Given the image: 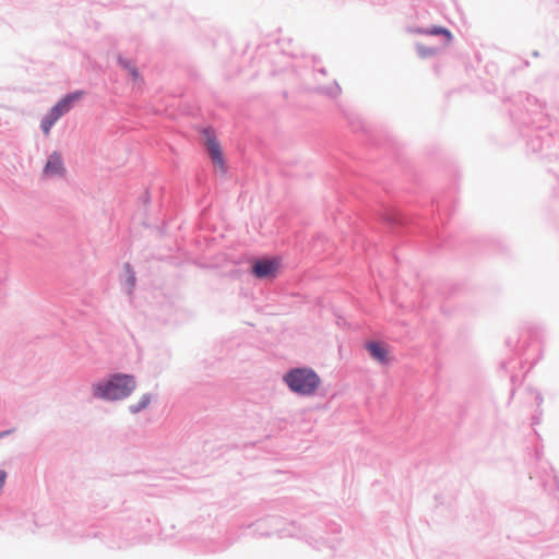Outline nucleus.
I'll return each mask as SVG.
<instances>
[{
	"label": "nucleus",
	"mask_w": 559,
	"mask_h": 559,
	"mask_svg": "<svg viewBox=\"0 0 559 559\" xmlns=\"http://www.w3.org/2000/svg\"><path fill=\"white\" fill-rule=\"evenodd\" d=\"M135 386L136 382L133 376L117 373L106 382L94 384L93 392L96 397L115 401L128 397Z\"/></svg>",
	"instance_id": "1"
},
{
	"label": "nucleus",
	"mask_w": 559,
	"mask_h": 559,
	"mask_svg": "<svg viewBox=\"0 0 559 559\" xmlns=\"http://www.w3.org/2000/svg\"><path fill=\"white\" fill-rule=\"evenodd\" d=\"M288 388L300 395H311L319 388L321 380L317 372L310 368L292 369L284 376Z\"/></svg>",
	"instance_id": "2"
},
{
	"label": "nucleus",
	"mask_w": 559,
	"mask_h": 559,
	"mask_svg": "<svg viewBox=\"0 0 559 559\" xmlns=\"http://www.w3.org/2000/svg\"><path fill=\"white\" fill-rule=\"evenodd\" d=\"M83 95L84 92L76 91L62 97L41 120L43 132L48 135L55 122L70 111L74 104L82 99Z\"/></svg>",
	"instance_id": "3"
},
{
	"label": "nucleus",
	"mask_w": 559,
	"mask_h": 559,
	"mask_svg": "<svg viewBox=\"0 0 559 559\" xmlns=\"http://www.w3.org/2000/svg\"><path fill=\"white\" fill-rule=\"evenodd\" d=\"M205 144L209 155L212 159V163L216 168L221 170V173H226V166L224 156L221 150V145L216 138L212 134L211 131H205Z\"/></svg>",
	"instance_id": "4"
},
{
	"label": "nucleus",
	"mask_w": 559,
	"mask_h": 559,
	"mask_svg": "<svg viewBox=\"0 0 559 559\" xmlns=\"http://www.w3.org/2000/svg\"><path fill=\"white\" fill-rule=\"evenodd\" d=\"M278 262L275 260H260L252 265V273L259 278L275 277Z\"/></svg>",
	"instance_id": "5"
},
{
	"label": "nucleus",
	"mask_w": 559,
	"mask_h": 559,
	"mask_svg": "<svg viewBox=\"0 0 559 559\" xmlns=\"http://www.w3.org/2000/svg\"><path fill=\"white\" fill-rule=\"evenodd\" d=\"M366 348L370 356L382 365H386L391 361L390 352L383 343L380 342H368Z\"/></svg>",
	"instance_id": "6"
},
{
	"label": "nucleus",
	"mask_w": 559,
	"mask_h": 559,
	"mask_svg": "<svg viewBox=\"0 0 559 559\" xmlns=\"http://www.w3.org/2000/svg\"><path fill=\"white\" fill-rule=\"evenodd\" d=\"M64 171L61 156L58 153H52L46 163L44 174L46 176H60Z\"/></svg>",
	"instance_id": "7"
},
{
	"label": "nucleus",
	"mask_w": 559,
	"mask_h": 559,
	"mask_svg": "<svg viewBox=\"0 0 559 559\" xmlns=\"http://www.w3.org/2000/svg\"><path fill=\"white\" fill-rule=\"evenodd\" d=\"M150 403H151V395L144 394L141 396L140 401L136 404H133L129 407L130 412L139 413V412L145 409L150 405Z\"/></svg>",
	"instance_id": "8"
},
{
	"label": "nucleus",
	"mask_w": 559,
	"mask_h": 559,
	"mask_svg": "<svg viewBox=\"0 0 559 559\" xmlns=\"http://www.w3.org/2000/svg\"><path fill=\"white\" fill-rule=\"evenodd\" d=\"M428 35H443L447 38V43H450L452 40V34L449 29L440 26L431 27L424 32Z\"/></svg>",
	"instance_id": "9"
},
{
	"label": "nucleus",
	"mask_w": 559,
	"mask_h": 559,
	"mask_svg": "<svg viewBox=\"0 0 559 559\" xmlns=\"http://www.w3.org/2000/svg\"><path fill=\"white\" fill-rule=\"evenodd\" d=\"M119 63L129 71V74L132 76V79L134 81H138L140 79V74H139L136 68L133 64H131L129 61L119 59Z\"/></svg>",
	"instance_id": "10"
},
{
	"label": "nucleus",
	"mask_w": 559,
	"mask_h": 559,
	"mask_svg": "<svg viewBox=\"0 0 559 559\" xmlns=\"http://www.w3.org/2000/svg\"><path fill=\"white\" fill-rule=\"evenodd\" d=\"M8 432L0 433V436L7 435Z\"/></svg>",
	"instance_id": "11"
}]
</instances>
